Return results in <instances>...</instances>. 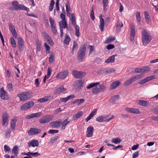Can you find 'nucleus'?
<instances>
[{
	"label": "nucleus",
	"mask_w": 158,
	"mask_h": 158,
	"mask_svg": "<svg viewBox=\"0 0 158 158\" xmlns=\"http://www.w3.org/2000/svg\"><path fill=\"white\" fill-rule=\"evenodd\" d=\"M32 93L24 92L18 94L17 96L19 97L20 101H24L32 97Z\"/></svg>",
	"instance_id": "5"
},
{
	"label": "nucleus",
	"mask_w": 158,
	"mask_h": 158,
	"mask_svg": "<svg viewBox=\"0 0 158 158\" xmlns=\"http://www.w3.org/2000/svg\"><path fill=\"white\" fill-rule=\"evenodd\" d=\"M17 44L19 47V50H22L24 46V42L21 37H19L18 38Z\"/></svg>",
	"instance_id": "17"
},
{
	"label": "nucleus",
	"mask_w": 158,
	"mask_h": 158,
	"mask_svg": "<svg viewBox=\"0 0 158 158\" xmlns=\"http://www.w3.org/2000/svg\"><path fill=\"white\" fill-rule=\"evenodd\" d=\"M103 10L104 11H106L107 9V7H108L109 2L108 0H102Z\"/></svg>",
	"instance_id": "36"
},
{
	"label": "nucleus",
	"mask_w": 158,
	"mask_h": 158,
	"mask_svg": "<svg viewBox=\"0 0 158 158\" xmlns=\"http://www.w3.org/2000/svg\"><path fill=\"white\" fill-rule=\"evenodd\" d=\"M69 73L67 70L60 72L56 77V78H58L60 79H63L65 78L68 76Z\"/></svg>",
	"instance_id": "11"
},
{
	"label": "nucleus",
	"mask_w": 158,
	"mask_h": 158,
	"mask_svg": "<svg viewBox=\"0 0 158 158\" xmlns=\"http://www.w3.org/2000/svg\"><path fill=\"white\" fill-rule=\"evenodd\" d=\"M59 131L56 130H50L48 132V133L49 134H54L58 132Z\"/></svg>",
	"instance_id": "59"
},
{
	"label": "nucleus",
	"mask_w": 158,
	"mask_h": 158,
	"mask_svg": "<svg viewBox=\"0 0 158 158\" xmlns=\"http://www.w3.org/2000/svg\"><path fill=\"white\" fill-rule=\"evenodd\" d=\"M143 44L145 45L148 44L151 40V37L148 32L145 29H143L142 31Z\"/></svg>",
	"instance_id": "1"
},
{
	"label": "nucleus",
	"mask_w": 158,
	"mask_h": 158,
	"mask_svg": "<svg viewBox=\"0 0 158 158\" xmlns=\"http://www.w3.org/2000/svg\"><path fill=\"white\" fill-rule=\"evenodd\" d=\"M78 47V45L75 42V41H74L73 43V46L72 50V53L73 54V51L74 49H77Z\"/></svg>",
	"instance_id": "51"
},
{
	"label": "nucleus",
	"mask_w": 158,
	"mask_h": 158,
	"mask_svg": "<svg viewBox=\"0 0 158 158\" xmlns=\"http://www.w3.org/2000/svg\"><path fill=\"white\" fill-rule=\"evenodd\" d=\"M101 92L102 91V90L104 91L106 90V87L103 85H99V86H98Z\"/></svg>",
	"instance_id": "62"
},
{
	"label": "nucleus",
	"mask_w": 158,
	"mask_h": 158,
	"mask_svg": "<svg viewBox=\"0 0 158 158\" xmlns=\"http://www.w3.org/2000/svg\"><path fill=\"white\" fill-rule=\"evenodd\" d=\"M67 23L66 21H61L59 22V25L60 27H61L62 29L66 28L67 29Z\"/></svg>",
	"instance_id": "34"
},
{
	"label": "nucleus",
	"mask_w": 158,
	"mask_h": 158,
	"mask_svg": "<svg viewBox=\"0 0 158 158\" xmlns=\"http://www.w3.org/2000/svg\"><path fill=\"white\" fill-rule=\"evenodd\" d=\"M85 100L83 98L78 99L75 100L73 102V104L77 103L78 105L80 104H81L84 102Z\"/></svg>",
	"instance_id": "39"
},
{
	"label": "nucleus",
	"mask_w": 158,
	"mask_h": 158,
	"mask_svg": "<svg viewBox=\"0 0 158 158\" xmlns=\"http://www.w3.org/2000/svg\"><path fill=\"white\" fill-rule=\"evenodd\" d=\"M53 117L52 115H46L39 120L40 123L44 124L49 122L51 120Z\"/></svg>",
	"instance_id": "7"
},
{
	"label": "nucleus",
	"mask_w": 158,
	"mask_h": 158,
	"mask_svg": "<svg viewBox=\"0 0 158 158\" xmlns=\"http://www.w3.org/2000/svg\"><path fill=\"white\" fill-rule=\"evenodd\" d=\"M49 20L50 22L51 27H55L56 25L54 22V20L50 17L49 18Z\"/></svg>",
	"instance_id": "57"
},
{
	"label": "nucleus",
	"mask_w": 158,
	"mask_h": 158,
	"mask_svg": "<svg viewBox=\"0 0 158 158\" xmlns=\"http://www.w3.org/2000/svg\"><path fill=\"white\" fill-rule=\"evenodd\" d=\"M20 7H18V8L15 7L14 6H10L9 8V9L10 10H12V11H14V10H19L20 9Z\"/></svg>",
	"instance_id": "60"
},
{
	"label": "nucleus",
	"mask_w": 158,
	"mask_h": 158,
	"mask_svg": "<svg viewBox=\"0 0 158 158\" xmlns=\"http://www.w3.org/2000/svg\"><path fill=\"white\" fill-rule=\"evenodd\" d=\"M9 29L11 31L14 37L16 38L17 36V33L15 31L14 25L11 23H10L9 25Z\"/></svg>",
	"instance_id": "13"
},
{
	"label": "nucleus",
	"mask_w": 158,
	"mask_h": 158,
	"mask_svg": "<svg viewBox=\"0 0 158 158\" xmlns=\"http://www.w3.org/2000/svg\"><path fill=\"white\" fill-rule=\"evenodd\" d=\"M65 90V89L63 86H60L55 91V94H59L60 93H61L64 91Z\"/></svg>",
	"instance_id": "31"
},
{
	"label": "nucleus",
	"mask_w": 158,
	"mask_h": 158,
	"mask_svg": "<svg viewBox=\"0 0 158 158\" xmlns=\"http://www.w3.org/2000/svg\"><path fill=\"white\" fill-rule=\"evenodd\" d=\"M44 45L45 48V51L46 53H49L50 50V47L46 43L44 44Z\"/></svg>",
	"instance_id": "55"
},
{
	"label": "nucleus",
	"mask_w": 158,
	"mask_h": 158,
	"mask_svg": "<svg viewBox=\"0 0 158 158\" xmlns=\"http://www.w3.org/2000/svg\"><path fill=\"white\" fill-rule=\"evenodd\" d=\"M142 77V75L141 74H137L134 75L129 78L124 83V85L125 86H127L132 82H135L137 80L140 79Z\"/></svg>",
	"instance_id": "3"
},
{
	"label": "nucleus",
	"mask_w": 158,
	"mask_h": 158,
	"mask_svg": "<svg viewBox=\"0 0 158 158\" xmlns=\"http://www.w3.org/2000/svg\"><path fill=\"white\" fill-rule=\"evenodd\" d=\"M156 77V76L155 75L152 76L148 77L146 78H144L140 81L139 82V84L140 85L143 84L147 81H151L153 79L155 78Z\"/></svg>",
	"instance_id": "14"
},
{
	"label": "nucleus",
	"mask_w": 158,
	"mask_h": 158,
	"mask_svg": "<svg viewBox=\"0 0 158 158\" xmlns=\"http://www.w3.org/2000/svg\"><path fill=\"white\" fill-rule=\"evenodd\" d=\"M70 122V120L69 118H67L65 119L64 121L62 123L61 122L62 125L66 126Z\"/></svg>",
	"instance_id": "56"
},
{
	"label": "nucleus",
	"mask_w": 158,
	"mask_h": 158,
	"mask_svg": "<svg viewBox=\"0 0 158 158\" xmlns=\"http://www.w3.org/2000/svg\"><path fill=\"white\" fill-rule=\"evenodd\" d=\"M45 37L46 41L51 46H52L53 45V43L50 36L48 35H45Z\"/></svg>",
	"instance_id": "26"
},
{
	"label": "nucleus",
	"mask_w": 158,
	"mask_h": 158,
	"mask_svg": "<svg viewBox=\"0 0 158 158\" xmlns=\"http://www.w3.org/2000/svg\"><path fill=\"white\" fill-rule=\"evenodd\" d=\"M66 9V12L71 11V9L69 5V2H67L65 5Z\"/></svg>",
	"instance_id": "54"
},
{
	"label": "nucleus",
	"mask_w": 158,
	"mask_h": 158,
	"mask_svg": "<svg viewBox=\"0 0 158 158\" xmlns=\"http://www.w3.org/2000/svg\"><path fill=\"white\" fill-rule=\"evenodd\" d=\"M131 31L130 34V35L134 36H135V30L134 26L133 25H131Z\"/></svg>",
	"instance_id": "49"
},
{
	"label": "nucleus",
	"mask_w": 158,
	"mask_h": 158,
	"mask_svg": "<svg viewBox=\"0 0 158 158\" xmlns=\"http://www.w3.org/2000/svg\"><path fill=\"white\" fill-rule=\"evenodd\" d=\"M88 48H89L90 51L89 53V55L91 52H94L95 51V50L94 49V46L91 45H89L88 46Z\"/></svg>",
	"instance_id": "58"
},
{
	"label": "nucleus",
	"mask_w": 158,
	"mask_h": 158,
	"mask_svg": "<svg viewBox=\"0 0 158 158\" xmlns=\"http://www.w3.org/2000/svg\"><path fill=\"white\" fill-rule=\"evenodd\" d=\"M121 139L118 138H113L112 139L111 142L112 143H114L116 144H117L120 143L121 142Z\"/></svg>",
	"instance_id": "37"
},
{
	"label": "nucleus",
	"mask_w": 158,
	"mask_h": 158,
	"mask_svg": "<svg viewBox=\"0 0 158 158\" xmlns=\"http://www.w3.org/2000/svg\"><path fill=\"white\" fill-rule=\"evenodd\" d=\"M11 5L15 7L18 8V7H20V9L19 10H24L27 12L29 11V9L26 7L23 4H19V2L16 1H13L11 3Z\"/></svg>",
	"instance_id": "6"
},
{
	"label": "nucleus",
	"mask_w": 158,
	"mask_h": 158,
	"mask_svg": "<svg viewBox=\"0 0 158 158\" xmlns=\"http://www.w3.org/2000/svg\"><path fill=\"white\" fill-rule=\"evenodd\" d=\"M144 15L146 21L147 22V23H148L150 21V20L149 19L150 18V16L148 12L147 11H145L144 12Z\"/></svg>",
	"instance_id": "48"
},
{
	"label": "nucleus",
	"mask_w": 158,
	"mask_h": 158,
	"mask_svg": "<svg viewBox=\"0 0 158 158\" xmlns=\"http://www.w3.org/2000/svg\"><path fill=\"white\" fill-rule=\"evenodd\" d=\"M61 125V120L60 119L52 122L50 123V125L53 128H55L59 127Z\"/></svg>",
	"instance_id": "12"
},
{
	"label": "nucleus",
	"mask_w": 158,
	"mask_h": 158,
	"mask_svg": "<svg viewBox=\"0 0 158 158\" xmlns=\"http://www.w3.org/2000/svg\"><path fill=\"white\" fill-rule=\"evenodd\" d=\"M114 45L110 44L106 46V48L107 49L109 50L114 48Z\"/></svg>",
	"instance_id": "64"
},
{
	"label": "nucleus",
	"mask_w": 158,
	"mask_h": 158,
	"mask_svg": "<svg viewBox=\"0 0 158 158\" xmlns=\"http://www.w3.org/2000/svg\"><path fill=\"white\" fill-rule=\"evenodd\" d=\"M54 54L53 53H51L50 57L49 58V62L51 63H52L54 61Z\"/></svg>",
	"instance_id": "44"
},
{
	"label": "nucleus",
	"mask_w": 158,
	"mask_h": 158,
	"mask_svg": "<svg viewBox=\"0 0 158 158\" xmlns=\"http://www.w3.org/2000/svg\"><path fill=\"white\" fill-rule=\"evenodd\" d=\"M4 151H5V152H10V149L9 148V147L6 145H5L4 146Z\"/></svg>",
	"instance_id": "63"
},
{
	"label": "nucleus",
	"mask_w": 158,
	"mask_h": 158,
	"mask_svg": "<svg viewBox=\"0 0 158 158\" xmlns=\"http://www.w3.org/2000/svg\"><path fill=\"white\" fill-rule=\"evenodd\" d=\"M34 103L32 101L23 104L20 108L21 110H25L28 109L34 105Z\"/></svg>",
	"instance_id": "8"
},
{
	"label": "nucleus",
	"mask_w": 158,
	"mask_h": 158,
	"mask_svg": "<svg viewBox=\"0 0 158 158\" xmlns=\"http://www.w3.org/2000/svg\"><path fill=\"white\" fill-rule=\"evenodd\" d=\"M136 20L138 23H139V24H141V16H140V14L139 12L138 11L136 14Z\"/></svg>",
	"instance_id": "42"
},
{
	"label": "nucleus",
	"mask_w": 158,
	"mask_h": 158,
	"mask_svg": "<svg viewBox=\"0 0 158 158\" xmlns=\"http://www.w3.org/2000/svg\"><path fill=\"white\" fill-rule=\"evenodd\" d=\"M36 49L37 51H40L41 48V44L39 40H37L36 41Z\"/></svg>",
	"instance_id": "40"
},
{
	"label": "nucleus",
	"mask_w": 158,
	"mask_h": 158,
	"mask_svg": "<svg viewBox=\"0 0 158 158\" xmlns=\"http://www.w3.org/2000/svg\"><path fill=\"white\" fill-rule=\"evenodd\" d=\"M83 82L81 80H77L73 84L74 87L77 89L79 88L81 89V87L82 85Z\"/></svg>",
	"instance_id": "22"
},
{
	"label": "nucleus",
	"mask_w": 158,
	"mask_h": 158,
	"mask_svg": "<svg viewBox=\"0 0 158 158\" xmlns=\"http://www.w3.org/2000/svg\"><path fill=\"white\" fill-rule=\"evenodd\" d=\"M6 92L4 91L3 88H2L1 89V98L3 99H6L7 98V95L6 94Z\"/></svg>",
	"instance_id": "28"
},
{
	"label": "nucleus",
	"mask_w": 158,
	"mask_h": 158,
	"mask_svg": "<svg viewBox=\"0 0 158 158\" xmlns=\"http://www.w3.org/2000/svg\"><path fill=\"white\" fill-rule=\"evenodd\" d=\"M42 114L41 112H40L36 113L31 114H30L26 115L25 118L26 119L31 118H33L38 117L41 115Z\"/></svg>",
	"instance_id": "15"
},
{
	"label": "nucleus",
	"mask_w": 158,
	"mask_h": 158,
	"mask_svg": "<svg viewBox=\"0 0 158 158\" xmlns=\"http://www.w3.org/2000/svg\"><path fill=\"white\" fill-rule=\"evenodd\" d=\"M94 128L91 126H89L87 128L86 135L88 137H91L93 135Z\"/></svg>",
	"instance_id": "19"
},
{
	"label": "nucleus",
	"mask_w": 158,
	"mask_h": 158,
	"mask_svg": "<svg viewBox=\"0 0 158 158\" xmlns=\"http://www.w3.org/2000/svg\"><path fill=\"white\" fill-rule=\"evenodd\" d=\"M115 55H113L106 60L105 63H112L114 61Z\"/></svg>",
	"instance_id": "29"
},
{
	"label": "nucleus",
	"mask_w": 158,
	"mask_h": 158,
	"mask_svg": "<svg viewBox=\"0 0 158 158\" xmlns=\"http://www.w3.org/2000/svg\"><path fill=\"white\" fill-rule=\"evenodd\" d=\"M85 51L86 44H84L80 47L77 52V57L79 61H82L85 55Z\"/></svg>",
	"instance_id": "2"
},
{
	"label": "nucleus",
	"mask_w": 158,
	"mask_h": 158,
	"mask_svg": "<svg viewBox=\"0 0 158 158\" xmlns=\"http://www.w3.org/2000/svg\"><path fill=\"white\" fill-rule=\"evenodd\" d=\"M39 145V143L36 140H34L31 141H29L28 143V148H30L31 146L35 147L38 146Z\"/></svg>",
	"instance_id": "21"
},
{
	"label": "nucleus",
	"mask_w": 158,
	"mask_h": 158,
	"mask_svg": "<svg viewBox=\"0 0 158 158\" xmlns=\"http://www.w3.org/2000/svg\"><path fill=\"white\" fill-rule=\"evenodd\" d=\"M99 82L91 83L87 86V88L90 89L97 86L96 87L92 89V92L94 94H97L101 92L98 86H97L98 85H99Z\"/></svg>",
	"instance_id": "4"
},
{
	"label": "nucleus",
	"mask_w": 158,
	"mask_h": 158,
	"mask_svg": "<svg viewBox=\"0 0 158 158\" xmlns=\"http://www.w3.org/2000/svg\"><path fill=\"white\" fill-rule=\"evenodd\" d=\"M74 27L75 29V35L78 37L80 35V28L77 25H76Z\"/></svg>",
	"instance_id": "45"
},
{
	"label": "nucleus",
	"mask_w": 158,
	"mask_h": 158,
	"mask_svg": "<svg viewBox=\"0 0 158 158\" xmlns=\"http://www.w3.org/2000/svg\"><path fill=\"white\" fill-rule=\"evenodd\" d=\"M75 18V16L74 14H72V17H71L70 18V19L71 20L72 24L74 26L77 25H76Z\"/></svg>",
	"instance_id": "38"
},
{
	"label": "nucleus",
	"mask_w": 158,
	"mask_h": 158,
	"mask_svg": "<svg viewBox=\"0 0 158 158\" xmlns=\"http://www.w3.org/2000/svg\"><path fill=\"white\" fill-rule=\"evenodd\" d=\"M58 138L59 136H55L54 137L51 138L49 143L50 144H53L57 139Z\"/></svg>",
	"instance_id": "43"
},
{
	"label": "nucleus",
	"mask_w": 158,
	"mask_h": 158,
	"mask_svg": "<svg viewBox=\"0 0 158 158\" xmlns=\"http://www.w3.org/2000/svg\"><path fill=\"white\" fill-rule=\"evenodd\" d=\"M54 4L55 2L54 0L51 1V2L50 4V5L48 8V10L49 11H51L53 10Z\"/></svg>",
	"instance_id": "52"
},
{
	"label": "nucleus",
	"mask_w": 158,
	"mask_h": 158,
	"mask_svg": "<svg viewBox=\"0 0 158 158\" xmlns=\"http://www.w3.org/2000/svg\"><path fill=\"white\" fill-rule=\"evenodd\" d=\"M121 84V82L118 81H116L112 82L110 85V89H114L119 85Z\"/></svg>",
	"instance_id": "20"
},
{
	"label": "nucleus",
	"mask_w": 158,
	"mask_h": 158,
	"mask_svg": "<svg viewBox=\"0 0 158 158\" xmlns=\"http://www.w3.org/2000/svg\"><path fill=\"white\" fill-rule=\"evenodd\" d=\"M10 41L11 44L14 48H15L16 46V43L14 39L12 37H10Z\"/></svg>",
	"instance_id": "53"
},
{
	"label": "nucleus",
	"mask_w": 158,
	"mask_h": 158,
	"mask_svg": "<svg viewBox=\"0 0 158 158\" xmlns=\"http://www.w3.org/2000/svg\"><path fill=\"white\" fill-rule=\"evenodd\" d=\"M41 132V130L40 129L33 127L30 129L28 131V133L30 135H32L35 134H38Z\"/></svg>",
	"instance_id": "10"
},
{
	"label": "nucleus",
	"mask_w": 158,
	"mask_h": 158,
	"mask_svg": "<svg viewBox=\"0 0 158 158\" xmlns=\"http://www.w3.org/2000/svg\"><path fill=\"white\" fill-rule=\"evenodd\" d=\"M18 147L16 145L15 146L13 147V148L12 149V153L15 155H17L18 153Z\"/></svg>",
	"instance_id": "46"
},
{
	"label": "nucleus",
	"mask_w": 158,
	"mask_h": 158,
	"mask_svg": "<svg viewBox=\"0 0 158 158\" xmlns=\"http://www.w3.org/2000/svg\"><path fill=\"white\" fill-rule=\"evenodd\" d=\"M70 40V38L69 36L67 35H66L64 41V43L65 44H68Z\"/></svg>",
	"instance_id": "50"
},
{
	"label": "nucleus",
	"mask_w": 158,
	"mask_h": 158,
	"mask_svg": "<svg viewBox=\"0 0 158 158\" xmlns=\"http://www.w3.org/2000/svg\"><path fill=\"white\" fill-rule=\"evenodd\" d=\"M125 110L127 112L133 114H138L140 113L139 110L135 108L126 107L125 109Z\"/></svg>",
	"instance_id": "16"
},
{
	"label": "nucleus",
	"mask_w": 158,
	"mask_h": 158,
	"mask_svg": "<svg viewBox=\"0 0 158 158\" xmlns=\"http://www.w3.org/2000/svg\"><path fill=\"white\" fill-rule=\"evenodd\" d=\"M119 99L118 95H114L112 96L110 99V101L112 103H115Z\"/></svg>",
	"instance_id": "23"
},
{
	"label": "nucleus",
	"mask_w": 158,
	"mask_h": 158,
	"mask_svg": "<svg viewBox=\"0 0 158 158\" xmlns=\"http://www.w3.org/2000/svg\"><path fill=\"white\" fill-rule=\"evenodd\" d=\"M96 121L99 122H105L104 116H100L97 117L96 119Z\"/></svg>",
	"instance_id": "47"
},
{
	"label": "nucleus",
	"mask_w": 158,
	"mask_h": 158,
	"mask_svg": "<svg viewBox=\"0 0 158 158\" xmlns=\"http://www.w3.org/2000/svg\"><path fill=\"white\" fill-rule=\"evenodd\" d=\"M17 120V119L14 118L11 119L10 121V124L11 128L13 130H15V127Z\"/></svg>",
	"instance_id": "33"
},
{
	"label": "nucleus",
	"mask_w": 158,
	"mask_h": 158,
	"mask_svg": "<svg viewBox=\"0 0 158 158\" xmlns=\"http://www.w3.org/2000/svg\"><path fill=\"white\" fill-rule=\"evenodd\" d=\"M103 116L105 122L109 121L114 117L113 115L110 114L107 115L106 116Z\"/></svg>",
	"instance_id": "35"
},
{
	"label": "nucleus",
	"mask_w": 158,
	"mask_h": 158,
	"mask_svg": "<svg viewBox=\"0 0 158 158\" xmlns=\"http://www.w3.org/2000/svg\"><path fill=\"white\" fill-rule=\"evenodd\" d=\"M8 114L6 113H3L2 115V125L5 126L6 125L8 121Z\"/></svg>",
	"instance_id": "18"
},
{
	"label": "nucleus",
	"mask_w": 158,
	"mask_h": 158,
	"mask_svg": "<svg viewBox=\"0 0 158 158\" xmlns=\"http://www.w3.org/2000/svg\"><path fill=\"white\" fill-rule=\"evenodd\" d=\"M100 19V25H99V28L101 31H103V27H104V19L102 18L101 16L99 17Z\"/></svg>",
	"instance_id": "27"
},
{
	"label": "nucleus",
	"mask_w": 158,
	"mask_h": 158,
	"mask_svg": "<svg viewBox=\"0 0 158 158\" xmlns=\"http://www.w3.org/2000/svg\"><path fill=\"white\" fill-rule=\"evenodd\" d=\"M83 114V112L81 111H79L75 114L73 117V120H76L80 118Z\"/></svg>",
	"instance_id": "25"
},
{
	"label": "nucleus",
	"mask_w": 158,
	"mask_h": 158,
	"mask_svg": "<svg viewBox=\"0 0 158 158\" xmlns=\"http://www.w3.org/2000/svg\"><path fill=\"white\" fill-rule=\"evenodd\" d=\"M115 40V38L114 37H110L107 39L106 43H110L111 41H114Z\"/></svg>",
	"instance_id": "61"
},
{
	"label": "nucleus",
	"mask_w": 158,
	"mask_h": 158,
	"mask_svg": "<svg viewBox=\"0 0 158 158\" xmlns=\"http://www.w3.org/2000/svg\"><path fill=\"white\" fill-rule=\"evenodd\" d=\"M115 70L114 68H106L104 69V72L106 74H110L111 73H114Z\"/></svg>",
	"instance_id": "30"
},
{
	"label": "nucleus",
	"mask_w": 158,
	"mask_h": 158,
	"mask_svg": "<svg viewBox=\"0 0 158 158\" xmlns=\"http://www.w3.org/2000/svg\"><path fill=\"white\" fill-rule=\"evenodd\" d=\"M148 103V102L146 101L142 100H139L138 102V103L140 105L145 106Z\"/></svg>",
	"instance_id": "41"
},
{
	"label": "nucleus",
	"mask_w": 158,
	"mask_h": 158,
	"mask_svg": "<svg viewBox=\"0 0 158 158\" xmlns=\"http://www.w3.org/2000/svg\"><path fill=\"white\" fill-rule=\"evenodd\" d=\"M123 25L121 21H118L116 27V31L118 32H119L121 31V28L123 27Z\"/></svg>",
	"instance_id": "32"
},
{
	"label": "nucleus",
	"mask_w": 158,
	"mask_h": 158,
	"mask_svg": "<svg viewBox=\"0 0 158 158\" xmlns=\"http://www.w3.org/2000/svg\"><path fill=\"white\" fill-rule=\"evenodd\" d=\"M72 74L74 77L77 78L82 77L84 75L85 73L83 72L78 71L77 70H73Z\"/></svg>",
	"instance_id": "9"
},
{
	"label": "nucleus",
	"mask_w": 158,
	"mask_h": 158,
	"mask_svg": "<svg viewBox=\"0 0 158 158\" xmlns=\"http://www.w3.org/2000/svg\"><path fill=\"white\" fill-rule=\"evenodd\" d=\"M51 98V97L50 96H46L42 98L39 99L38 100V102H40L41 103L45 102L50 100Z\"/></svg>",
	"instance_id": "24"
}]
</instances>
